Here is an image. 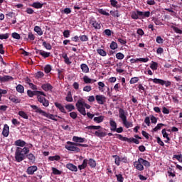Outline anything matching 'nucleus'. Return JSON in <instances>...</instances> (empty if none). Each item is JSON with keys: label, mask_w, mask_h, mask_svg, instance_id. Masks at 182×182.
<instances>
[{"label": "nucleus", "mask_w": 182, "mask_h": 182, "mask_svg": "<svg viewBox=\"0 0 182 182\" xmlns=\"http://www.w3.org/2000/svg\"><path fill=\"white\" fill-rule=\"evenodd\" d=\"M30 150L28 147H17L16 149L14 159L15 161L17 163H21V161H23V159H26V154L29 153Z\"/></svg>", "instance_id": "1"}, {"label": "nucleus", "mask_w": 182, "mask_h": 182, "mask_svg": "<svg viewBox=\"0 0 182 182\" xmlns=\"http://www.w3.org/2000/svg\"><path fill=\"white\" fill-rule=\"evenodd\" d=\"M119 118L122 119V123L126 127V129H129L130 127H133V122L127 121V117L126 116V111L122 108L119 109Z\"/></svg>", "instance_id": "2"}, {"label": "nucleus", "mask_w": 182, "mask_h": 182, "mask_svg": "<svg viewBox=\"0 0 182 182\" xmlns=\"http://www.w3.org/2000/svg\"><path fill=\"white\" fill-rule=\"evenodd\" d=\"M75 107L77 108V112L82 114V116H86V109L85 108V100L83 98L79 99L76 104Z\"/></svg>", "instance_id": "3"}, {"label": "nucleus", "mask_w": 182, "mask_h": 182, "mask_svg": "<svg viewBox=\"0 0 182 182\" xmlns=\"http://www.w3.org/2000/svg\"><path fill=\"white\" fill-rule=\"evenodd\" d=\"M149 82H153L156 85H161V86H166V87H170L171 86V81H166L162 79L159 78H149Z\"/></svg>", "instance_id": "4"}, {"label": "nucleus", "mask_w": 182, "mask_h": 182, "mask_svg": "<svg viewBox=\"0 0 182 182\" xmlns=\"http://www.w3.org/2000/svg\"><path fill=\"white\" fill-rule=\"evenodd\" d=\"M65 148L69 151H75L76 153H79L80 151V149L76 146V143L67 141V144L65 146Z\"/></svg>", "instance_id": "5"}, {"label": "nucleus", "mask_w": 182, "mask_h": 182, "mask_svg": "<svg viewBox=\"0 0 182 182\" xmlns=\"http://www.w3.org/2000/svg\"><path fill=\"white\" fill-rule=\"evenodd\" d=\"M27 95L29 97H33L34 96H39V95H41V96H44L46 97V94H45V92H43V91H38V90H36V91H32V90H28L27 91Z\"/></svg>", "instance_id": "6"}, {"label": "nucleus", "mask_w": 182, "mask_h": 182, "mask_svg": "<svg viewBox=\"0 0 182 182\" xmlns=\"http://www.w3.org/2000/svg\"><path fill=\"white\" fill-rule=\"evenodd\" d=\"M37 100L39 103H41L44 107H48V106H49V100H46V98L43 97L42 95H38Z\"/></svg>", "instance_id": "7"}, {"label": "nucleus", "mask_w": 182, "mask_h": 182, "mask_svg": "<svg viewBox=\"0 0 182 182\" xmlns=\"http://www.w3.org/2000/svg\"><path fill=\"white\" fill-rule=\"evenodd\" d=\"M117 139H119L122 141H127L128 143H133V138H127L126 136H123L122 134H115Z\"/></svg>", "instance_id": "8"}, {"label": "nucleus", "mask_w": 182, "mask_h": 182, "mask_svg": "<svg viewBox=\"0 0 182 182\" xmlns=\"http://www.w3.org/2000/svg\"><path fill=\"white\" fill-rule=\"evenodd\" d=\"M134 166L136 168V170H138L139 171H143V170H144V166H143V164L140 158L138 159L137 161H135L134 163Z\"/></svg>", "instance_id": "9"}, {"label": "nucleus", "mask_w": 182, "mask_h": 182, "mask_svg": "<svg viewBox=\"0 0 182 182\" xmlns=\"http://www.w3.org/2000/svg\"><path fill=\"white\" fill-rule=\"evenodd\" d=\"M95 100L98 105H105L106 103V97L105 95H96Z\"/></svg>", "instance_id": "10"}, {"label": "nucleus", "mask_w": 182, "mask_h": 182, "mask_svg": "<svg viewBox=\"0 0 182 182\" xmlns=\"http://www.w3.org/2000/svg\"><path fill=\"white\" fill-rule=\"evenodd\" d=\"M90 25H92V26L95 29H100V28H102V26H100V23H97V21H96V19L95 18H90Z\"/></svg>", "instance_id": "11"}, {"label": "nucleus", "mask_w": 182, "mask_h": 182, "mask_svg": "<svg viewBox=\"0 0 182 182\" xmlns=\"http://www.w3.org/2000/svg\"><path fill=\"white\" fill-rule=\"evenodd\" d=\"M35 171H38V166H29L26 170V173L29 176H33V174H35Z\"/></svg>", "instance_id": "12"}, {"label": "nucleus", "mask_w": 182, "mask_h": 182, "mask_svg": "<svg viewBox=\"0 0 182 182\" xmlns=\"http://www.w3.org/2000/svg\"><path fill=\"white\" fill-rule=\"evenodd\" d=\"M41 89H43V90L45 92H52L53 86H52V85L50 83H46L41 85Z\"/></svg>", "instance_id": "13"}, {"label": "nucleus", "mask_w": 182, "mask_h": 182, "mask_svg": "<svg viewBox=\"0 0 182 182\" xmlns=\"http://www.w3.org/2000/svg\"><path fill=\"white\" fill-rule=\"evenodd\" d=\"M26 157L28 159V160L30 163L33 164V163H35V161H36V157L32 153H30V154L28 153V154H26Z\"/></svg>", "instance_id": "14"}, {"label": "nucleus", "mask_w": 182, "mask_h": 182, "mask_svg": "<svg viewBox=\"0 0 182 182\" xmlns=\"http://www.w3.org/2000/svg\"><path fill=\"white\" fill-rule=\"evenodd\" d=\"M2 135L4 137H8V136H9V126H8V124H4Z\"/></svg>", "instance_id": "15"}, {"label": "nucleus", "mask_w": 182, "mask_h": 182, "mask_svg": "<svg viewBox=\"0 0 182 182\" xmlns=\"http://www.w3.org/2000/svg\"><path fill=\"white\" fill-rule=\"evenodd\" d=\"M95 136H96L97 137H100V139H102L103 137H106V136H107V133L106 132H103L101 130H97L95 131L94 133Z\"/></svg>", "instance_id": "16"}, {"label": "nucleus", "mask_w": 182, "mask_h": 182, "mask_svg": "<svg viewBox=\"0 0 182 182\" xmlns=\"http://www.w3.org/2000/svg\"><path fill=\"white\" fill-rule=\"evenodd\" d=\"M55 107H57V109H58L60 110V112H61V113H64L65 114H66V110L65 109V107H63V105H62V104L59 103V102H55L54 103Z\"/></svg>", "instance_id": "17"}, {"label": "nucleus", "mask_w": 182, "mask_h": 182, "mask_svg": "<svg viewBox=\"0 0 182 182\" xmlns=\"http://www.w3.org/2000/svg\"><path fill=\"white\" fill-rule=\"evenodd\" d=\"M42 116H43L44 117H47V119L54 120V122H58V119L55 118V115H53V114H49L44 111Z\"/></svg>", "instance_id": "18"}, {"label": "nucleus", "mask_w": 182, "mask_h": 182, "mask_svg": "<svg viewBox=\"0 0 182 182\" xmlns=\"http://www.w3.org/2000/svg\"><path fill=\"white\" fill-rule=\"evenodd\" d=\"M9 80H14V78L11 75H4L3 77H1L0 82L1 83H5V82H9Z\"/></svg>", "instance_id": "19"}, {"label": "nucleus", "mask_w": 182, "mask_h": 182, "mask_svg": "<svg viewBox=\"0 0 182 182\" xmlns=\"http://www.w3.org/2000/svg\"><path fill=\"white\" fill-rule=\"evenodd\" d=\"M14 144L18 147H25V146H26V142L23 140L18 139L15 141Z\"/></svg>", "instance_id": "20"}, {"label": "nucleus", "mask_w": 182, "mask_h": 182, "mask_svg": "<svg viewBox=\"0 0 182 182\" xmlns=\"http://www.w3.org/2000/svg\"><path fill=\"white\" fill-rule=\"evenodd\" d=\"M31 107L33 109V110H35L36 113H39V114H41V116H43V113L45 112V111L42 110V109L38 107L36 105H31Z\"/></svg>", "instance_id": "21"}, {"label": "nucleus", "mask_w": 182, "mask_h": 182, "mask_svg": "<svg viewBox=\"0 0 182 182\" xmlns=\"http://www.w3.org/2000/svg\"><path fill=\"white\" fill-rule=\"evenodd\" d=\"M9 99L13 103L18 104V103H19L21 102V99H19L18 97H16V96H15L14 95H10Z\"/></svg>", "instance_id": "22"}, {"label": "nucleus", "mask_w": 182, "mask_h": 182, "mask_svg": "<svg viewBox=\"0 0 182 182\" xmlns=\"http://www.w3.org/2000/svg\"><path fill=\"white\" fill-rule=\"evenodd\" d=\"M31 6H32V8H35L36 9H41L43 7V4H41L39 1H36L31 4Z\"/></svg>", "instance_id": "23"}, {"label": "nucleus", "mask_w": 182, "mask_h": 182, "mask_svg": "<svg viewBox=\"0 0 182 182\" xmlns=\"http://www.w3.org/2000/svg\"><path fill=\"white\" fill-rule=\"evenodd\" d=\"M66 168H68V170H70V171H77V166L73 165V164H67Z\"/></svg>", "instance_id": "24"}, {"label": "nucleus", "mask_w": 182, "mask_h": 182, "mask_svg": "<svg viewBox=\"0 0 182 182\" xmlns=\"http://www.w3.org/2000/svg\"><path fill=\"white\" fill-rule=\"evenodd\" d=\"M83 81L84 83H86V85H88L89 83H95L96 82V80H93L87 77V75H85L83 77Z\"/></svg>", "instance_id": "25"}, {"label": "nucleus", "mask_w": 182, "mask_h": 182, "mask_svg": "<svg viewBox=\"0 0 182 182\" xmlns=\"http://www.w3.org/2000/svg\"><path fill=\"white\" fill-rule=\"evenodd\" d=\"M85 140H86V139L79 136L73 137V141H75V143H85Z\"/></svg>", "instance_id": "26"}, {"label": "nucleus", "mask_w": 182, "mask_h": 182, "mask_svg": "<svg viewBox=\"0 0 182 182\" xmlns=\"http://www.w3.org/2000/svg\"><path fill=\"white\" fill-rule=\"evenodd\" d=\"M109 124L111 126L112 132H116V129H117V124L113 119H110Z\"/></svg>", "instance_id": "27"}, {"label": "nucleus", "mask_w": 182, "mask_h": 182, "mask_svg": "<svg viewBox=\"0 0 182 182\" xmlns=\"http://www.w3.org/2000/svg\"><path fill=\"white\" fill-rule=\"evenodd\" d=\"M80 68L83 73H89V66H87L86 64L85 63L81 64Z\"/></svg>", "instance_id": "28"}, {"label": "nucleus", "mask_w": 182, "mask_h": 182, "mask_svg": "<svg viewBox=\"0 0 182 182\" xmlns=\"http://www.w3.org/2000/svg\"><path fill=\"white\" fill-rule=\"evenodd\" d=\"M105 120V116H99L94 117V122L95 123H102Z\"/></svg>", "instance_id": "29"}, {"label": "nucleus", "mask_w": 182, "mask_h": 182, "mask_svg": "<svg viewBox=\"0 0 182 182\" xmlns=\"http://www.w3.org/2000/svg\"><path fill=\"white\" fill-rule=\"evenodd\" d=\"M112 158L114 159V163L117 166H120L121 157L117 155H112Z\"/></svg>", "instance_id": "30"}, {"label": "nucleus", "mask_w": 182, "mask_h": 182, "mask_svg": "<svg viewBox=\"0 0 182 182\" xmlns=\"http://www.w3.org/2000/svg\"><path fill=\"white\" fill-rule=\"evenodd\" d=\"M138 14H139V16L141 17L149 18L150 16V11H140L138 12Z\"/></svg>", "instance_id": "31"}, {"label": "nucleus", "mask_w": 182, "mask_h": 182, "mask_svg": "<svg viewBox=\"0 0 182 182\" xmlns=\"http://www.w3.org/2000/svg\"><path fill=\"white\" fill-rule=\"evenodd\" d=\"M88 165L90 167H91V168H95V167H96V161H95L93 159H90L88 160Z\"/></svg>", "instance_id": "32"}, {"label": "nucleus", "mask_w": 182, "mask_h": 182, "mask_svg": "<svg viewBox=\"0 0 182 182\" xmlns=\"http://www.w3.org/2000/svg\"><path fill=\"white\" fill-rule=\"evenodd\" d=\"M66 102H73V97H72V92L69 91L65 97Z\"/></svg>", "instance_id": "33"}, {"label": "nucleus", "mask_w": 182, "mask_h": 182, "mask_svg": "<svg viewBox=\"0 0 182 182\" xmlns=\"http://www.w3.org/2000/svg\"><path fill=\"white\" fill-rule=\"evenodd\" d=\"M34 31L36 32V33H38V35H39L40 36H42V35H43V31H42V28H41V27L36 26L34 27Z\"/></svg>", "instance_id": "34"}, {"label": "nucleus", "mask_w": 182, "mask_h": 182, "mask_svg": "<svg viewBox=\"0 0 182 182\" xmlns=\"http://www.w3.org/2000/svg\"><path fill=\"white\" fill-rule=\"evenodd\" d=\"M140 11H136V12L133 11L131 15V18L132 19H139V16H140V14H139Z\"/></svg>", "instance_id": "35"}, {"label": "nucleus", "mask_w": 182, "mask_h": 182, "mask_svg": "<svg viewBox=\"0 0 182 182\" xmlns=\"http://www.w3.org/2000/svg\"><path fill=\"white\" fill-rule=\"evenodd\" d=\"M48 160H50V161H59V160H60V156L55 155L54 156H49Z\"/></svg>", "instance_id": "36"}, {"label": "nucleus", "mask_w": 182, "mask_h": 182, "mask_svg": "<svg viewBox=\"0 0 182 182\" xmlns=\"http://www.w3.org/2000/svg\"><path fill=\"white\" fill-rule=\"evenodd\" d=\"M88 130H99L102 129L101 126L90 125L86 127Z\"/></svg>", "instance_id": "37"}, {"label": "nucleus", "mask_w": 182, "mask_h": 182, "mask_svg": "<svg viewBox=\"0 0 182 182\" xmlns=\"http://www.w3.org/2000/svg\"><path fill=\"white\" fill-rule=\"evenodd\" d=\"M43 46H44V48H46V49H47L48 50H52V46L50 45V43H47L46 41L43 42Z\"/></svg>", "instance_id": "38"}, {"label": "nucleus", "mask_w": 182, "mask_h": 182, "mask_svg": "<svg viewBox=\"0 0 182 182\" xmlns=\"http://www.w3.org/2000/svg\"><path fill=\"white\" fill-rule=\"evenodd\" d=\"M18 115H20V117L23 119H29L28 114L23 111L18 112Z\"/></svg>", "instance_id": "39"}, {"label": "nucleus", "mask_w": 182, "mask_h": 182, "mask_svg": "<svg viewBox=\"0 0 182 182\" xmlns=\"http://www.w3.org/2000/svg\"><path fill=\"white\" fill-rule=\"evenodd\" d=\"M65 107L67 110H68V112H72V110H75V105L72 104L66 105Z\"/></svg>", "instance_id": "40"}, {"label": "nucleus", "mask_w": 182, "mask_h": 182, "mask_svg": "<svg viewBox=\"0 0 182 182\" xmlns=\"http://www.w3.org/2000/svg\"><path fill=\"white\" fill-rule=\"evenodd\" d=\"M97 53L98 55H100V56H106L107 55V53H106L105 50L102 48L97 49Z\"/></svg>", "instance_id": "41"}, {"label": "nucleus", "mask_w": 182, "mask_h": 182, "mask_svg": "<svg viewBox=\"0 0 182 182\" xmlns=\"http://www.w3.org/2000/svg\"><path fill=\"white\" fill-rule=\"evenodd\" d=\"M41 55L44 58V59H46V58H49L50 56V53L46 52L45 50H42L41 53Z\"/></svg>", "instance_id": "42"}, {"label": "nucleus", "mask_w": 182, "mask_h": 182, "mask_svg": "<svg viewBox=\"0 0 182 182\" xmlns=\"http://www.w3.org/2000/svg\"><path fill=\"white\" fill-rule=\"evenodd\" d=\"M16 90L18 93H23L25 88L22 86V85H18L16 86Z\"/></svg>", "instance_id": "43"}, {"label": "nucleus", "mask_w": 182, "mask_h": 182, "mask_svg": "<svg viewBox=\"0 0 182 182\" xmlns=\"http://www.w3.org/2000/svg\"><path fill=\"white\" fill-rule=\"evenodd\" d=\"M141 160V162L142 163V165L144 166L145 167H150V162L149 161H146L143 159L142 158H139Z\"/></svg>", "instance_id": "44"}, {"label": "nucleus", "mask_w": 182, "mask_h": 182, "mask_svg": "<svg viewBox=\"0 0 182 182\" xmlns=\"http://www.w3.org/2000/svg\"><path fill=\"white\" fill-rule=\"evenodd\" d=\"M109 14L114 17L119 18V16H120V15L119 14V11L116 10V11H110Z\"/></svg>", "instance_id": "45"}, {"label": "nucleus", "mask_w": 182, "mask_h": 182, "mask_svg": "<svg viewBox=\"0 0 182 182\" xmlns=\"http://www.w3.org/2000/svg\"><path fill=\"white\" fill-rule=\"evenodd\" d=\"M150 68L152 69V70H157V68H159V64L156 62H152Z\"/></svg>", "instance_id": "46"}, {"label": "nucleus", "mask_w": 182, "mask_h": 182, "mask_svg": "<svg viewBox=\"0 0 182 182\" xmlns=\"http://www.w3.org/2000/svg\"><path fill=\"white\" fill-rule=\"evenodd\" d=\"M115 56H116L117 59H118L119 60H122L124 59V54H123L122 53H117Z\"/></svg>", "instance_id": "47"}, {"label": "nucleus", "mask_w": 182, "mask_h": 182, "mask_svg": "<svg viewBox=\"0 0 182 182\" xmlns=\"http://www.w3.org/2000/svg\"><path fill=\"white\" fill-rule=\"evenodd\" d=\"M110 49H112V50H114L117 49V43L114 41H112L110 46H109Z\"/></svg>", "instance_id": "48"}, {"label": "nucleus", "mask_w": 182, "mask_h": 182, "mask_svg": "<svg viewBox=\"0 0 182 182\" xmlns=\"http://www.w3.org/2000/svg\"><path fill=\"white\" fill-rule=\"evenodd\" d=\"M52 70V66H50V65H46V67L44 68V72L46 73H50V71Z\"/></svg>", "instance_id": "49"}, {"label": "nucleus", "mask_w": 182, "mask_h": 182, "mask_svg": "<svg viewBox=\"0 0 182 182\" xmlns=\"http://www.w3.org/2000/svg\"><path fill=\"white\" fill-rule=\"evenodd\" d=\"M98 12H99V14H101V15H105V16H110V14L107 13L103 9H99Z\"/></svg>", "instance_id": "50"}, {"label": "nucleus", "mask_w": 182, "mask_h": 182, "mask_svg": "<svg viewBox=\"0 0 182 182\" xmlns=\"http://www.w3.org/2000/svg\"><path fill=\"white\" fill-rule=\"evenodd\" d=\"M115 176L117 177V180L119 182H123L124 181V178H123V175L120 173L115 175Z\"/></svg>", "instance_id": "51"}, {"label": "nucleus", "mask_w": 182, "mask_h": 182, "mask_svg": "<svg viewBox=\"0 0 182 182\" xmlns=\"http://www.w3.org/2000/svg\"><path fill=\"white\" fill-rule=\"evenodd\" d=\"M137 82H139V78L137 77H134L131 78L129 83L130 85H134V83H137Z\"/></svg>", "instance_id": "52"}, {"label": "nucleus", "mask_w": 182, "mask_h": 182, "mask_svg": "<svg viewBox=\"0 0 182 182\" xmlns=\"http://www.w3.org/2000/svg\"><path fill=\"white\" fill-rule=\"evenodd\" d=\"M80 39L81 42H87L89 41V38L86 35L80 36Z\"/></svg>", "instance_id": "53"}, {"label": "nucleus", "mask_w": 182, "mask_h": 182, "mask_svg": "<svg viewBox=\"0 0 182 182\" xmlns=\"http://www.w3.org/2000/svg\"><path fill=\"white\" fill-rule=\"evenodd\" d=\"M162 126H164V124L162 123H160V124H158L156 125V127H155L154 129H153V132H159V130H160V129H161V127Z\"/></svg>", "instance_id": "54"}, {"label": "nucleus", "mask_w": 182, "mask_h": 182, "mask_svg": "<svg viewBox=\"0 0 182 182\" xmlns=\"http://www.w3.org/2000/svg\"><path fill=\"white\" fill-rule=\"evenodd\" d=\"M11 36L12 38H14V39H17V40L21 39V35H19V33L16 32L12 33Z\"/></svg>", "instance_id": "55"}, {"label": "nucleus", "mask_w": 182, "mask_h": 182, "mask_svg": "<svg viewBox=\"0 0 182 182\" xmlns=\"http://www.w3.org/2000/svg\"><path fill=\"white\" fill-rule=\"evenodd\" d=\"M64 38H69L70 36V31L65 30L63 33Z\"/></svg>", "instance_id": "56"}, {"label": "nucleus", "mask_w": 182, "mask_h": 182, "mask_svg": "<svg viewBox=\"0 0 182 182\" xmlns=\"http://www.w3.org/2000/svg\"><path fill=\"white\" fill-rule=\"evenodd\" d=\"M156 141L159 146L164 147V142L161 141V139L159 136H156Z\"/></svg>", "instance_id": "57"}, {"label": "nucleus", "mask_w": 182, "mask_h": 182, "mask_svg": "<svg viewBox=\"0 0 182 182\" xmlns=\"http://www.w3.org/2000/svg\"><path fill=\"white\" fill-rule=\"evenodd\" d=\"M52 171L53 173L55 174V175H60L62 174V172L60 171H59L58 168H52Z\"/></svg>", "instance_id": "58"}, {"label": "nucleus", "mask_w": 182, "mask_h": 182, "mask_svg": "<svg viewBox=\"0 0 182 182\" xmlns=\"http://www.w3.org/2000/svg\"><path fill=\"white\" fill-rule=\"evenodd\" d=\"M173 159H176L179 163H182V154L173 155Z\"/></svg>", "instance_id": "59"}, {"label": "nucleus", "mask_w": 182, "mask_h": 182, "mask_svg": "<svg viewBox=\"0 0 182 182\" xmlns=\"http://www.w3.org/2000/svg\"><path fill=\"white\" fill-rule=\"evenodd\" d=\"M70 117L71 119H73L74 120L77 118V113L75 112H72L70 113Z\"/></svg>", "instance_id": "60"}, {"label": "nucleus", "mask_w": 182, "mask_h": 182, "mask_svg": "<svg viewBox=\"0 0 182 182\" xmlns=\"http://www.w3.org/2000/svg\"><path fill=\"white\" fill-rule=\"evenodd\" d=\"M58 72V79H60V80H62V79H63L65 77L63 76V75L62 74V70H60V69L57 70Z\"/></svg>", "instance_id": "61"}, {"label": "nucleus", "mask_w": 182, "mask_h": 182, "mask_svg": "<svg viewBox=\"0 0 182 182\" xmlns=\"http://www.w3.org/2000/svg\"><path fill=\"white\" fill-rule=\"evenodd\" d=\"M9 38V33L0 34V39L2 41L4 39H8Z\"/></svg>", "instance_id": "62"}, {"label": "nucleus", "mask_w": 182, "mask_h": 182, "mask_svg": "<svg viewBox=\"0 0 182 182\" xmlns=\"http://www.w3.org/2000/svg\"><path fill=\"white\" fill-rule=\"evenodd\" d=\"M109 2L112 6L114 8H117V4H119V2H117L116 0H110Z\"/></svg>", "instance_id": "63"}, {"label": "nucleus", "mask_w": 182, "mask_h": 182, "mask_svg": "<svg viewBox=\"0 0 182 182\" xmlns=\"http://www.w3.org/2000/svg\"><path fill=\"white\" fill-rule=\"evenodd\" d=\"M91 90H92V86L90 85H86L85 87H83L84 92H91Z\"/></svg>", "instance_id": "64"}]
</instances>
